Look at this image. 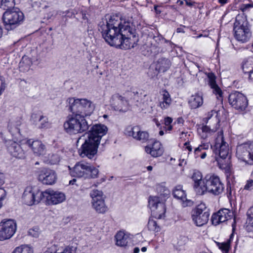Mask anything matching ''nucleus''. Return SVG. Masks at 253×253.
<instances>
[{
    "mask_svg": "<svg viewBox=\"0 0 253 253\" xmlns=\"http://www.w3.org/2000/svg\"><path fill=\"white\" fill-rule=\"evenodd\" d=\"M98 30L111 46L127 49L133 48L138 42L130 27V23L117 14L110 16L108 20L100 22Z\"/></svg>",
    "mask_w": 253,
    "mask_h": 253,
    "instance_id": "1",
    "label": "nucleus"
},
{
    "mask_svg": "<svg viewBox=\"0 0 253 253\" xmlns=\"http://www.w3.org/2000/svg\"><path fill=\"white\" fill-rule=\"evenodd\" d=\"M67 107L73 114L68 117L64 123V129L70 134H76L87 130L89 127L85 117L90 116L94 109L93 103L85 98H69Z\"/></svg>",
    "mask_w": 253,
    "mask_h": 253,
    "instance_id": "2",
    "label": "nucleus"
},
{
    "mask_svg": "<svg viewBox=\"0 0 253 253\" xmlns=\"http://www.w3.org/2000/svg\"><path fill=\"white\" fill-rule=\"evenodd\" d=\"M107 130V126L104 125H93L87 134V138L78 150L79 155L82 158L86 157L90 160L95 158L101 139Z\"/></svg>",
    "mask_w": 253,
    "mask_h": 253,
    "instance_id": "3",
    "label": "nucleus"
},
{
    "mask_svg": "<svg viewBox=\"0 0 253 253\" xmlns=\"http://www.w3.org/2000/svg\"><path fill=\"white\" fill-rule=\"evenodd\" d=\"M210 146L211 147L213 153L215 154V157L219 168L225 169L226 165V163H224L226 161L225 160L228 156L229 148L228 143L224 140L222 130L218 132L214 146L212 147L209 142H204L199 145L198 147L204 151L209 149Z\"/></svg>",
    "mask_w": 253,
    "mask_h": 253,
    "instance_id": "4",
    "label": "nucleus"
},
{
    "mask_svg": "<svg viewBox=\"0 0 253 253\" xmlns=\"http://www.w3.org/2000/svg\"><path fill=\"white\" fill-rule=\"evenodd\" d=\"M160 193L159 196H151L148 200V207L152 215L156 218L161 219L164 217L166 211L165 202L170 194L168 188L162 185L157 187Z\"/></svg>",
    "mask_w": 253,
    "mask_h": 253,
    "instance_id": "5",
    "label": "nucleus"
},
{
    "mask_svg": "<svg viewBox=\"0 0 253 253\" xmlns=\"http://www.w3.org/2000/svg\"><path fill=\"white\" fill-rule=\"evenodd\" d=\"M235 38L242 43L247 42L251 37V32L246 17L238 15L234 24Z\"/></svg>",
    "mask_w": 253,
    "mask_h": 253,
    "instance_id": "6",
    "label": "nucleus"
},
{
    "mask_svg": "<svg viewBox=\"0 0 253 253\" xmlns=\"http://www.w3.org/2000/svg\"><path fill=\"white\" fill-rule=\"evenodd\" d=\"M99 172L97 168L84 161L78 162L70 171L73 176L84 178H96L98 177Z\"/></svg>",
    "mask_w": 253,
    "mask_h": 253,
    "instance_id": "7",
    "label": "nucleus"
},
{
    "mask_svg": "<svg viewBox=\"0 0 253 253\" xmlns=\"http://www.w3.org/2000/svg\"><path fill=\"white\" fill-rule=\"evenodd\" d=\"M24 18L23 13L17 8L6 9L2 16L5 29L9 31L15 29L22 23Z\"/></svg>",
    "mask_w": 253,
    "mask_h": 253,
    "instance_id": "8",
    "label": "nucleus"
},
{
    "mask_svg": "<svg viewBox=\"0 0 253 253\" xmlns=\"http://www.w3.org/2000/svg\"><path fill=\"white\" fill-rule=\"evenodd\" d=\"M235 156L240 162L247 165H253V141L238 144Z\"/></svg>",
    "mask_w": 253,
    "mask_h": 253,
    "instance_id": "9",
    "label": "nucleus"
},
{
    "mask_svg": "<svg viewBox=\"0 0 253 253\" xmlns=\"http://www.w3.org/2000/svg\"><path fill=\"white\" fill-rule=\"evenodd\" d=\"M22 199L28 206L36 205L42 199V192L36 186H28L24 190Z\"/></svg>",
    "mask_w": 253,
    "mask_h": 253,
    "instance_id": "10",
    "label": "nucleus"
},
{
    "mask_svg": "<svg viewBox=\"0 0 253 253\" xmlns=\"http://www.w3.org/2000/svg\"><path fill=\"white\" fill-rule=\"evenodd\" d=\"M210 213L205 204L198 205L191 212V218L197 226H202L209 221Z\"/></svg>",
    "mask_w": 253,
    "mask_h": 253,
    "instance_id": "11",
    "label": "nucleus"
},
{
    "mask_svg": "<svg viewBox=\"0 0 253 253\" xmlns=\"http://www.w3.org/2000/svg\"><path fill=\"white\" fill-rule=\"evenodd\" d=\"M92 199L91 204L93 209L99 213H104L108 208L105 204V197L102 191L93 189L90 193Z\"/></svg>",
    "mask_w": 253,
    "mask_h": 253,
    "instance_id": "12",
    "label": "nucleus"
},
{
    "mask_svg": "<svg viewBox=\"0 0 253 253\" xmlns=\"http://www.w3.org/2000/svg\"><path fill=\"white\" fill-rule=\"evenodd\" d=\"M16 222L12 219H4L0 223V240L11 238L16 231Z\"/></svg>",
    "mask_w": 253,
    "mask_h": 253,
    "instance_id": "13",
    "label": "nucleus"
},
{
    "mask_svg": "<svg viewBox=\"0 0 253 253\" xmlns=\"http://www.w3.org/2000/svg\"><path fill=\"white\" fill-rule=\"evenodd\" d=\"M191 179L193 182V188L197 195H204L207 193V175L203 178L201 172L195 171L192 175Z\"/></svg>",
    "mask_w": 253,
    "mask_h": 253,
    "instance_id": "14",
    "label": "nucleus"
},
{
    "mask_svg": "<svg viewBox=\"0 0 253 253\" xmlns=\"http://www.w3.org/2000/svg\"><path fill=\"white\" fill-rule=\"evenodd\" d=\"M207 193L217 196L223 192L224 186L218 176L207 175Z\"/></svg>",
    "mask_w": 253,
    "mask_h": 253,
    "instance_id": "15",
    "label": "nucleus"
},
{
    "mask_svg": "<svg viewBox=\"0 0 253 253\" xmlns=\"http://www.w3.org/2000/svg\"><path fill=\"white\" fill-rule=\"evenodd\" d=\"M228 101L233 107L241 111L244 110L248 105L246 96L238 91L230 93L228 97Z\"/></svg>",
    "mask_w": 253,
    "mask_h": 253,
    "instance_id": "16",
    "label": "nucleus"
},
{
    "mask_svg": "<svg viewBox=\"0 0 253 253\" xmlns=\"http://www.w3.org/2000/svg\"><path fill=\"white\" fill-rule=\"evenodd\" d=\"M5 144L8 151L12 156L18 159H24L25 157V151L24 150V146L26 145L25 140L21 144L11 140L6 141Z\"/></svg>",
    "mask_w": 253,
    "mask_h": 253,
    "instance_id": "17",
    "label": "nucleus"
},
{
    "mask_svg": "<svg viewBox=\"0 0 253 253\" xmlns=\"http://www.w3.org/2000/svg\"><path fill=\"white\" fill-rule=\"evenodd\" d=\"M38 179L44 185H51L56 182L57 175L54 170L43 168L38 172Z\"/></svg>",
    "mask_w": 253,
    "mask_h": 253,
    "instance_id": "18",
    "label": "nucleus"
},
{
    "mask_svg": "<svg viewBox=\"0 0 253 253\" xmlns=\"http://www.w3.org/2000/svg\"><path fill=\"white\" fill-rule=\"evenodd\" d=\"M111 107L115 111L126 112L128 109V102L125 98L119 93H115L110 100Z\"/></svg>",
    "mask_w": 253,
    "mask_h": 253,
    "instance_id": "19",
    "label": "nucleus"
},
{
    "mask_svg": "<svg viewBox=\"0 0 253 253\" xmlns=\"http://www.w3.org/2000/svg\"><path fill=\"white\" fill-rule=\"evenodd\" d=\"M63 194L58 191L48 189L42 192V199L47 205H56L63 200Z\"/></svg>",
    "mask_w": 253,
    "mask_h": 253,
    "instance_id": "20",
    "label": "nucleus"
},
{
    "mask_svg": "<svg viewBox=\"0 0 253 253\" xmlns=\"http://www.w3.org/2000/svg\"><path fill=\"white\" fill-rule=\"evenodd\" d=\"M234 216L233 212L227 209H223L213 213L211 216L212 224L215 226L231 219Z\"/></svg>",
    "mask_w": 253,
    "mask_h": 253,
    "instance_id": "21",
    "label": "nucleus"
},
{
    "mask_svg": "<svg viewBox=\"0 0 253 253\" xmlns=\"http://www.w3.org/2000/svg\"><path fill=\"white\" fill-rule=\"evenodd\" d=\"M25 144L30 147L34 155L38 156L44 155L46 152L45 145L40 140L32 139L25 140Z\"/></svg>",
    "mask_w": 253,
    "mask_h": 253,
    "instance_id": "22",
    "label": "nucleus"
},
{
    "mask_svg": "<svg viewBox=\"0 0 253 253\" xmlns=\"http://www.w3.org/2000/svg\"><path fill=\"white\" fill-rule=\"evenodd\" d=\"M219 126L204 124L198 126L197 132L202 139H207L212 135L217 130Z\"/></svg>",
    "mask_w": 253,
    "mask_h": 253,
    "instance_id": "23",
    "label": "nucleus"
},
{
    "mask_svg": "<svg viewBox=\"0 0 253 253\" xmlns=\"http://www.w3.org/2000/svg\"><path fill=\"white\" fill-rule=\"evenodd\" d=\"M208 84L212 89V92L216 95L217 99L222 102L223 92L216 82V77L213 73H209L207 75Z\"/></svg>",
    "mask_w": 253,
    "mask_h": 253,
    "instance_id": "24",
    "label": "nucleus"
},
{
    "mask_svg": "<svg viewBox=\"0 0 253 253\" xmlns=\"http://www.w3.org/2000/svg\"><path fill=\"white\" fill-rule=\"evenodd\" d=\"M131 239V235L125 231H120L115 235L116 245L120 247H126Z\"/></svg>",
    "mask_w": 253,
    "mask_h": 253,
    "instance_id": "25",
    "label": "nucleus"
},
{
    "mask_svg": "<svg viewBox=\"0 0 253 253\" xmlns=\"http://www.w3.org/2000/svg\"><path fill=\"white\" fill-rule=\"evenodd\" d=\"M145 150L147 154H149L153 157L161 156L163 153V149L159 141H155L152 145L147 146Z\"/></svg>",
    "mask_w": 253,
    "mask_h": 253,
    "instance_id": "26",
    "label": "nucleus"
},
{
    "mask_svg": "<svg viewBox=\"0 0 253 253\" xmlns=\"http://www.w3.org/2000/svg\"><path fill=\"white\" fill-rule=\"evenodd\" d=\"M161 98L159 100V106L162 110L168 109L172 103V99L169 92L166 89L160 92Z\"/></svg>",
    "mask_w": 253,
    "mask_h": 253,
    "instance_id": "27",
    "label": "nucleus"
},
{
    "mask_svg": "<svg viewBox=\"0 0 253 253\" xmlns=\"http://www.w3.org/2000/svg\"><path fill=\"white\" fill-rule=\"evenodd\" d=\"M37 57L31 58L27 56H24L19 63L20 70L22 72H26L29 70L31 65L33 64H38Z\"/></svg>",
    "mask_w": 253,
    "mask_h": 253,
    "instance_id": "28",
    "label": "nucleus"
},
{
    "mask_svg": "<svg viewBox=\"0 0 253 253\" xmlns=\"http://www.w3.org/2000/svg\"><path fill=\"white\" fill-rule=\"evenodd\" d=\"M188 103L191 109H196L201 106L203 103V99L201 93H196L191 95Z\"/></svg>",
    "mask_w": 253,
    "mask_h": 253,
    "instance_id": "29",
    "label": "nucleus"
},
{
    "mask_svg": "<svg viewBox=\"0 0 253 253\" xmlns=\"http://www.w3.org/2000/svg\"><path fill=\"white\" fill-rule=\"evenodd\" d=\"M217 112L215 110H211L208 112L206 116L204 118L203 122L205 124L219 126V120L217 117Z\"/></svg>",
    "mask_w": 253,
    "mask_h": 253,
    "instance_id": "30",
    "label": "nucleus"
},
{
    "mask_svg": "<svg viewBox=\"0 0 253 253\" xmlns=\"http://www.w3.org/2000/svg\"><path fill=\"white\" fill-rule=\"evenodd\" d=\"M143 130L138 126H128L125 129L126 135L132 137L134 139L138 138V135Z\"/></svg>",
    "mask_w": 253,
    "mask_h": 253,
    "instance_id": "31",
    "label": "nucleus"
},
{
    "mask_svg": "<svg viewBox=\"0 0 253 253\" xmlns=\"http://www.w3.org/2000/svg\"><path fill=\"white\" fill-rule=\"evenodd\" d=\"M170 67V62L166 58L160 59L157 63L156 70L159 72H165Z\"/></svg>",
    "mask_w": 253,
    "mask_h": 253,
    "instance_id": "32",
    "label": "nucleus"
},
{
    "mask_svg": "<svg viewBox=\"0 0 253 253\" xmlns=\"http://www.w3.org/2000/svg\"><path fill=\"white\" fill-rule=\"evenodd\" d=\"M173 196L177 199L184 201L186 199L185 192L182 189L181 185L176 186L173 191Z\"/></svg>",
    "mask_w": 253,
    "mask_h": 253,
    "instance_id": "33",
    "label": "nucleus"
},
{
    "mask_svg": "<svg viewBox=\"0 0 253 253\" xmlns=\"http://www.w3.org/2000/svg\"><path fill=\"white\" fill-rule=\"evenodd\" d=\"M33 248L29 245H22L14 249L11 253H33Z\"/></svg>",
    "mask_w": 253,
    "mask_h": 253,
    "instance_id": "34",
    "label": "nucleus"
},
{
    "mask_svg": "<svg viewBox=\"0 0 253 253\" xmlns=\"http://www.w3.org/2000/svg\"><path fill=\"white\" fill-rule=\"evenodd\" d=\"M48 158L44 157L43 162L47 164L55 165L58 163L60 161V158L57 154H52L49 155Z\"/></svg>",
    "mask_w": 253,
    "mask_h": 253,
    "instance_id": "35",
    "label": "nucleus"
},
{
    "mask_svg": "<svg viewBox=\"0 0 253 253\" xmlns=\"http://www.w3.org/2000/svg\"><path fill=\"white\" fill-rule=\"evenodd\" d=\"M39 122L40 124L38 127L40 128L46 129L51 126V124L48 122L47 118L45 116H40L39 118Z\"/></svg>",
    "mask_w": 253,
    "mask_h": 253,
    "instance_id": "36",
    "label": "nucleus"
},
{
    "mask_svg": "<svg viewBox=\"0 0 253 253\" xmlns=\"http://www.w3.org/2000/svg\"><path fill=\"white\" fill-rule=\"evenodd\" d=\"M14 0H0V8L6 10L14 7Z\"/></svg>",
    "mask_w": 253,
    "mask_h": 253,
    "instance_id": "37",
    "label": "nucleus"
},
{
    "mask_svg": "<svg viewBox=\"0 0 253 253\" xmlns=\"http://www.w3.org/2000/svg\"><path fill=\"white\" fill-rule=\"evenodd\" d=\"M20 125V121H18L16 123H10L8 126L9 131L13 133H20L19 126Z\"/></svg>",
    "mask_w": 253,
    "mask_h": 253,
    "instance_id": "38",
    "label": "nucleus"
},
{
    "mask_svg": "<svg viewBox=\"0 0 253 253\" xmlns=\"http://www.w3.org/2000/svg\"><path fill=\"white\" fill-rule=\"evenodd\" d=\"M147 227L148 229L152 231L157 232L160 230V227L157 225L156 221L151 218H150L148 221Z\"/></svg>",
    "mask_w": 253,
    "mask_h": 253,
    "instance_id": "39",
    "label": "nucleus"
},
{
    "mask_svg": "<svg viewBox=\"0 0 253 253\" xmlns=\"http://www.w3.org/2000/svg\"><path fill=\"white\" fill-rule=\"evenodd\" d=\"M218 247L220 249L223 253H227L230 248V240H228L223 243H217Z\"/></svg>",
    "mask_w": 253,
    "mask_h": 253,
    "instance_id": "40",
    "label": "nucleus"
},
{
    "mask_svg": "<svg viewBox=\"0 0 253 253\" xmlns=\"http://www.w3.org/2000/svg\"><path fill=\"white\" fill-rule=\"evenodd\" d=\"M247 214L248 216L247 222L248 224V226H250L253 228V206L248 210Z\"/></svg>",
    "mask_w": 253,
    "mask_h": 253,
    "instance_id": "41",
    "label": "nucleus"
},
{
    "mask_svg": "<svg viewBox=\"0 0 253 253\" xmlns=\"http://www.w3.org/2000/svg\"><path fill=\"white\" fill-rule=\"evenodd\" d=\"M253 8V3H243L240 5L239 9L243 12L244 14L248 13L251 8Z\"/></svg>",
    "mask_w": 253,
    "mask_h": 253,
    "instance_id": "42",
    "label": "nucleus"
},
{
    "mask_svg": "<svg viewBox=\"0 0 253 253\" xmlns=\"http://www.w3.org/2000/svg\"><path fill=\"white\" fill-rule=\"evenodd\" d=\"M149 137V133L147 131L143 130L138 135V138H136L135 140L145 142L148 140Z\"/></svg>",
    "mask_w": 253,
    "mask_h": 253,
    "instance_id": "43",
    "label": "nucleus"
},
{
    "mask_svg": "<svg viewBox=\"0 0 253 253\" xmlns=\"http://www.w3.org/2000/svg\"><path fill=\"white\" fill-rule=\"evenodd\" d=\"M194 156L195 158H200L202 159H204L206 157L207 153L205 151H203L199 148L197 147L194 150Z\"/></svg>",
    "mask_w": 253,
    "mask_h": 253,
    "instance_id": "44",
    "label": "nucleus"
},
{
    "mask_svg": "<svg viewBox=\"0 0 253 253\" xmlns=\"http://www.w3.org/2000/svg\"><path fill=\"white\" fill-rule=\"evenodd\" d=\"M248 63H246L242 66L243 70L245 73L249 74V80L253 82V65L252 66L251 70H250L249 71H247L246 69L248 68Z\"/></svg>",
    "mask_w": 253,
    "mask_h": 253,
    "instance_id": "45",
    "label": "nucleus"
},
{
    "mask_svg": "<svg viewBox=\"0 0 253 253\" xmlns=\"http://www.w3.org/2000/svg\"><path fill=\"white\" fill-rule=\"evenodd\" d=\"M165 129L167 131H170L172 129V126L171 125L172 122V119L170 117H167L165 119Z\"/></svg>",
    "mask_w": 253,
    "mask_h": 253,
    "instance_id": "46",
    "label": "nucleus"
},
{
    "mask_svg": "<svg viewBox=\"0 0 253 253\" xmlns=\"http://www.w3.org/2000/svg\"><path fill=\"white\" fill-rule=\"evenodd\" d=\"M76 246H69L64 249V253H76Z\"/></svg>",
    "mask_w": 253,
    "mask_h": 253,
    "instance_id": "47",
    "label": "nucleus"
},
{
    "mask_svg": "<svg viewBox=\"0 0 253 253\" xmlns=\"http://www.w3.org/2000/svg\"><path fill=\"white\" fill-rule=\"evenodd\" d=\"M253 187V180L249 179L246 182V184L244 186V189L247 190H251Z\"/></svg>",
    "mask_w": 253,
    "mask_h": 253,
    "instance_id": "48",
    "label": "nucleus"
},
{
    "mask_svg": "<svg viewBox=\"0 0 253 253\" xmlns=\"http://www.w3.org/2000/svg\"><path fill=\"white\" fill-rule=\"evenodd\" d=\"M29 234L30 235L37 238L39 237V230L37 228H34L33 229H31L29 231Z\"/></svg>",
    "mask_w": 253,
    "mask_h": 253,
    "instance_id": "49",
    "label": "nucleus"
},
{
    "mask_svg": "<svg viewBox=\"0 0 253 253\" xmlns=\"http://www.w3.org/2000/svg\"><path fill=\"white\" fill-rule=\"evenodd\" d=\"M40 116L41 115H38V114L33 113L31 115V122L33 124H35L36 125L37 124V122H39V118H40Z\"/></svg>",
    "mask_w": 253,
    "mask_h": 253,
    "instance_id": "50",
    "label": "nucleus"
},
{
    "mask_svg": "<svg viewBox=\"0 0 253 253\" xmlns=\"http://www.w3.org/2000/svg\"><path fill=\"white\" fill-rule=\"evenodd\" d=\"M130 95L133 97V99L136 101H139L140 93L137 90H133L130 91Z\"/></svg>",
    "mask_w": 253,
    "mask_h": 253,
    "instance_id": "51",
    "label": "nucleus"
},
{
    "mask_svg": "<svg viewBox=\"0 0 253 253\" xmlns=\"http://www.w3.org/2000/svg\"><path fill=\"white\" fill-rule=\"evenodd\" d=\"M6 88L5 78L0 75V90L4 91Z\"/></svg>",
    "mask_w": 253,
    "mask_h": 253,
    "instance_id": "52",
    "label": "nucleus"
},
{
    "mask_svg": "<svg viewBox=\"0 0 253 253\" xmlns=\"http://www.w3.org/2000/svg\"><path fill=\"white\" fill-rule=\"evenodd\" d=\"M5 196V191L2 188H0V208L2 206L1 201L4 199Z\"/></svg>",
    "mask_w": 253,
    "mask_h": 253,
    "instance_id": "53",
    "label": "nucleus"
},
{
    "mask_svg": "<svg viewBox=\"0 0 253 253\" xmlns=\"http://www.w3.org/2000/svg\"><path fill=\"white\" fill-rule=\"evenodd\" d=\"M186 28V27L185 26H181L180 27H178L176 29V32L179 33H185L184 29Z\"/></svg>",
    "mask_w": 253,
    "mask_h": 253,
    "instance_id": "54",
    "label": "nucleus"
},
{
    "mask_svg": "<svg viewBox=\"0 0 253 253\" xmlns=\"http://www.w3.org/2000/svg\"><path fill=\"white\" fill-rule=\"evenodd\" d=\"M186 148L189 151L191 152L192 150V147L191 146L189 145V144L188 142H185L184 144Z\"/></svg>",
    "mask_w": 253,
    "mask_h": 253,
    "instance_id": "55",
    "label": "nucleus"
},
{
    "mask_svg": "<svg viewBox=\"0 0 253 253\" xmlns=\"http://www.w3.org/2000/svg\"><path fill=\"white\" fill-rule=\"evenodd\" d=\"M248 63V64H249L248 65V68H247V69H246V70H247V71H249L250 70H251V67H252V66H253V64H252L251 63V62H250V61H246V62H245L243 63V65L245 63Z\"/></svg>",
    "mask_w": 253,
    "mask_h": 253,
    "instance_id": "56",
    "label": "nucleus"
},
{
    "mask_svg": "<svg viewBox=\"0 0 253 253\" xmlns=\"http://www.w3.org/2000/svg\"><path fill=\"white\" fill-rule=\"evenodd\" d=\"M185 3L187 5H188L189 6H192L193 5L194 2L190 1V0H185Z\"/></svg>",
    "mask_w": 253,
    "mask_h": 253,
    "instance_id": "57",
    "label": "nucleus"
},
{
    "mask_svg": "<svg viewBox=\"0 0 253 253\" xmlns=\"http://www.w3.org/2000/svg\"><path fill=\"white\" fill-rule=\"evenodd\" d=\"M4 183L3 176L1 173L0 172V185H2Z\"/></svg>",
    "mask_w": 253,
    "mask_h": 253,
    "instance_id": "58",
    "label": "nucleus"
},
{
    "mask_svg": "<svg viewBox=\"0 0 253 253\" xmlns=\"http://www.w3.org/2000/svg\"><path fill=\"white\" fill-rule=\"evenodd\" d=\"M228 0H218V2L222 5H223L227 3Z\"/></svg>",
    "mask_w": 253,
    "mask_h": 253,
    "instance_id": "59",
    "label": "nucleus"
},
{
    "mask_svg": "<svg viewBox=\"0 0 253 253\" xmlns=\"http://www.w3.org/2000/svg\"><path fill=\"white\" fill-rule=\"evenodd\" d=\"M139 248L138 247H135L133 250V253H138L139 252Z\"/></svg>",
    "mask_w": 253,
    "mask_h": 253,
    "instance_id": "60",
    "label": "nucleus"
},
{
    "mask_svg": "<svg viewBox=\"0 0 253 253\" xmlns=\"http://www.w3.org/2000/svg\"><path fill=\"white\" fill-rule=\"evenodd\" d=\"M76 181V179H73L72 180H69V184L73 185Z\"/></svg>",
    "mask_w": 253,
    "mask_h": 253,
    "instance_id": "61",
    "label": "nucleus"
},
{
    "mask_svg": "<svg viewBox=\"0 0 253 253\" xmlns=\"http://www.w3.org/2000/svg\"><path fill=\"white\" fill-rule=\"evenodd\" d=\"M153 121L155 122L156 125L158 126H159L160 125V124L159 123L158 121L156 119H154L153 120Z\"/></svg>",
    "mask_w": 253,
    "mask_h": 253,
    "instance_id": "62",
    "label": "nucleus"
},
{
    "mask_svg": "<svg viewBox=\"0 0 253 253\" xmlns=\"http://www.w3.org/2000/svg\"><path fill=\"white\" fill-rule=\"evenodd\" d=\"M84 137H85V135H84L83 136H82L81 137H79L78 141H77V142L78 143L79 141L82 139L83 140H84Z\"/></svg>",
    "mask_w": 253,
    "mask_h": 253,
    "instance_id": "63",
    "label": "nucleus"
},
{
    "mask_svg": "<svg viewBox=\"0 0 253 253\" xmlns=\"http://www.w3.org/2000/svg\"><path fill=\"white\" fill-rule=\"evenodd\" d=\"M147 169L148 170L151 171V170H152L153 167L152 166H148L147 167Z\"/></svg>",
    "mask_w": 253,
    "mask_h": 253,
    "instance_id": "64",
    "label": "nucleus"
}]
</instances>
